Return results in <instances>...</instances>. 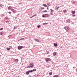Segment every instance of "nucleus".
<instances>
[{
  "label": "nucleus",
  "instance_id": "obj_1",
  "mask_svg": "<svg viewBox=\"0 0 77 77\" xmlns=\"http://www.w3.org/2000/svg\"><path fill=\"white\" fill-rule=\"evenodd\" d=\"M50 15L48 14H46L42 15V17L43 18H49Z\"/></svg>",
  "mask_w": 77,
  "mask_h": 77
},
{
  "label": "nucleus",
  "instance_id": "obj_2",
  "mask_svg": "<svg viewBox=\"0 0 77 77\" xmlns=\"http://www.w3.org/2000/svg\"><path fill=\"white\" fill-rule=\"evenodd\" d=\"M29 65H30V66H31V65H32V66H28L27 67H25V68H30V67H31V68H33V66H34L33 65V63H30Z\"/></svg>",
  "mask_w": 77,
  "mask_h": 77
},
{
  "label": "nucleus",
  "instance_id": "obj_3",
  "mask_svg": "<svg viewBox=\"0 0 77 77\" xmlns=\"http://www.w3.org/2000/svg\"><path fill=\"white\" fill-rule=\"evenodd\" d=\"M35 71L34 70H30V71H28L26 72V74L27 75H29V73H30V72H33V71Z\"/></svg>",
  "mask_w": 77,
  "mask_h": 77
},
{
  "label": "nucleus",
  "instance_id": "obj_4",
  "mask_svg": "<svg viewBox=\"0 0 77 77\" xmlns=\"http://www.w3.org/2000/svg\"><path fill=\"white\" fill-rule=\"evenodd\" d=\"M64 29L67 31H68V30L69 29V27L68 26H65L64 27Z\"/></svg>",
  "mask_w": 77,
  "mask_h": 77
},
{
  "label": "nucleus",
  "instance_id": "obj_5",
  "mask_svg": "<svg viewBox=\"0 0 77 77\" xmlns=\"http://www.w3.org/2000/svg\"><path fill=\"white\" fill-rule=\"evenodd\" d=\"M50 11H51V14L52 15H53V12H54V11L52 9H50Z\"/></svg>",
  "mask_w": 77,
  "mask_h": 77
},
{
  "label": "nucleus",
  "instance_id": "obj_6",
  "mask_svg": "<svg viewBox=\"0 0 77 77\" xmlns=\"http://www.w3.org/2000/svg\"><path fill=\"white\" fill-rule=\"evenodd\" d=\"M45 60L46 61V62H47V63H48V61H50V59L48 58H46Z\"/></svg>",
  "mask_w": 77,
  "mask_h": 77
},
{
  "label": "nucleus",
  "instance_id": "obj_7",
  "mask_svg": "<svg viewBox=\"0 0 77 77\" xmlns=\"http://www.w3.org/2000/svg\"><path fill=\"white\" fill-rule=\"evenodd\" d=\"M24 48V47L18 46V50H21V48Z\"/></svg>",
  "mask_w": 77,
  "mask_h": 77
},
{
  "label": "nucleus",
  "instance_id": "obj_8",
  "mask_svg": "<svg viewBox=\"0 0 77 77\" xmlns=\"http://www.w3.org/2000/svg\"><path fill=\"white\" fill-rule=\"evenodd\" d=\"M18 59H15L14 60V61L15 62H16V63H18Z\"/></svg>",
  "mask_w": 77,
  "mask_h": 77
},
{
  "label": "nucleus",
  "instance_id": "obj_9",
  "mask_svg": "<svg viewBox=\"0 0 77 77\" xmlns=\"http://www.w3.org/2000/svg\"><path fill=\"white\" fill-rule=\"evenodd\" d=\"M42 6H44V7H47V6H48L45 4H43Z\"/></svg>",
  "mask_w": 77,
  "mask_h": 77
},
{
  "label": "nucleus",
  "instance_id": "obj_10",
  "mask_svg": "<svg viewBox=\"0 0 77 77\" xmlns=\"http://www.w3.org/2000/svg\"><path fill=\"white\" fill-rule=\"evenodd\" d=\"M58 75H55L53 76V77H58Z\"/></svg>",
  "mask_w": 77,
  "mask_h": 77
},
{
  "label": "nucleus",
  "instance_id": "obj_11",
  "mask_svg": "<svg viewBox=\"0 0 77 77\" xmlns=\"http://www.w3.org/2000/svg\"><path fill=\"white\" fill-rule=\"evenodd\" d=\"M35 41H36V42H39V40L38 39L36 38L35 39Z\"/></svg>",
  "mask_w": 77,
  "mask_h": 77
},
{
  "label": "nucleus",
  "instance_id": "obj_12",
  "mask_svg": "<svg viewBox=\"0 0 77 77\" xmlns=\"http://www.w3.org/2000/svg\"><path fill=\"white\" fill-rule=\"evenodd\" d=\"M47 5H48V6H50V5H51V4H50L49 3H47Z\"/></svg>",
  "mask_w": 77,
  "mask_h": 77
},
{
  "label": "nucleus",
  "instance_id": "obj_13",
  "mask_svg": "<svg viewBox=\"0 0 77 77\" xmlns=\"http://www.w3.org/2000/svg\"><path fill=\"white\" fill-rule=\"evenodd\" d=\"M54 45L55 46V47H57V44L54 43Z\"/></svg>",
  "mask_w": 77,
  "mask_h": 77
},
{
  "label": "nucleus",
  "instance_id": "obj_14",
  "mask_svg": "<svg viewBox=\"0 0 77 77\" xmlns=\"http://www.w3.org/2000/svg\"><path fill=\"white\" fill-rule=\"evenodd\" d=\"M44 8L42 7V8H41L40 11H42V10H44Z\"/></svg>",
  "mask_w": 77,
  "mask_h": 77
},
{
  "label": "nucleus",
  "instance_id": "obj_15",
  "mask_svg": "<svg viewBox=\"0 0 77 77\" xmlns=\"http://www.w3.org/2000/svg\"><path fill=\"white\" fill-rule=\"evenodd\" d=\"M11 11H12V12H14H14L15 11V10H14V9H13L12 10H11Z\"/></svg>",
  "mask_w": 77,
  "mask_h": 77
},
{
  "label": "nucleus",
  "instance_id": "obj_16",
  "mask_svg": "<svg viewBox=\"0 0 77 77\" xmlns=\"http://www.w3.org/2000/svg\"><path fill=\"white\" fill-rule=\"evenodd\" d=\"M54 56H56V52H54L53 53Z\"/></svg>",
  "mask_w": 77,
  "mask_h": 77
},
{
  "label": "nucleus",
  "instance_id": "obj_17",
  "mask_svg": "<svg viewBox=\"0 0 77 77\" xmlns=\"http://www.w3.org/2000/svg\"><path fill=\"white\" fill-rule=\"evenodd\" d=\"M49 74L50 75H52V72H50L49 73Z\"/></svg>",
  "mask_w": 77,
  "mask_h": 77
},
{
  "label": "nucleus",
  "instance_id": "obj_18",
  "mask_svg": "<svg viewBox=\"0 0 77 77\" xmlns=\"http://www.w3.org/2000/svg\"><path fill=\"white\" fill-rule=\"evenodd\" d=\"M42 12V13H44V12H47V11H46V10H45V11H43Z\"/></svg>",
  "mask_w": 77,
  "mask_h": 77
},
{
  "label": "nucleus",
  "instance_id": "obj_19",
  "mask_svg": "<svg viewBox=\"0 0 77 77\" xmlns=\"http://www.w3.org/2000/svg\"><path fill=\"white\" fill-rule=\"evenodd\" d=\"M3 32H0V35H3Z\"/></svg>",
  "mask_w": 77,
  "mask_h": 77
},
{
  "label": "nucleus",
  "instance_id": "obj_20",
  "mask_svg": "<svg viewBox=\"0 0 77 77\" xmlns=\"http://www.w3.org/2000/svg\"><path fill=\"white\" fill-rule=\"evenodd\" d=\"M11 49V48H7V50H8V51H9V50H10V49Z\"/></svg>",
  "mask_w": 77,
  "mask_h": 77
},
{
  "label": "nucleus",
  "instance_id": "obj_21",
  "mask_svg": "<svg viewBox=\"0 0 77 77\" xmlns=\"http://www.w3.org/2000/svg\"><path fill=\"white\" fill-rule=\"evenodd\" d=\"M67 21L68 22V23H70V20L69 19H68L67 20Z\"/></svg>",
  "mask_w": 77,
  "mask_h": 77
},
{
  "label": "nucleus",
  "instance_id": "obj_22",
  "mask_svg": "<svg viewBox=\"0 0 77 77\" xmlns=\"http://www.w3.org/2000/svg\"><path fill=\"white\" fill-rule=\"evenodd\" d=\"M75 12L74 11H72V14H75Z\"/></svg>",
  "mask_w": 77,
  "mask_h": 77
},
{
  "label": "nucleus",
  "instance_id": "obj_23",
  "mask_svg": "<svg viewBox=\"0 0 77 77\" xmlns=\"http://www.w3.org/2000/svg\"><path fill=\"white\" fill-rule=\"evenodd\" d=\"M24 38H23L20 39V40H24Z\"/></svg>",
  "mask_w": 77,
  "mask_h": 77
},
{
  "label": "nucleus",
  "instance_id": "obj_24",
  "mask_svg": "<svg viewBox=\"0 0 77 77\" xmlns=\"http://www.w3.org/2000/svg\"><path fill=\"white\" fill-rule=\"evenodd\" d=\"M37 27H38V28H39V27H41V26L40 25H38V26H37Z\"/></svg>",
  "mask_w": 77,
  "mask_h": 77
},
{
  "label": "nucleus",
  "instance_id": "obj_25",
  "mask_svg": "<svg viewBox=\"0 0 77 77\" xmlns=\"http://www.w3.org/2000/svg\"><path fill=\"white\" fill-rule=\"evenodd\" d=\"M11 8H12V7H8V9H11Z\"/></svg>",
  "mask_w": 77,
  "mask_h": 77
},
{
  "label": "nucleus",
  "instance_id": "obj_26",
  "mask_svg": "<svg viewBox=\"0 0 77 77\" xmlns=\"http://www.w3.org/2000/svg\"><path fill=\"white\" fill-rule=\"evenodd\" d=\"M36 69H34L33 70H32V71H36Z\"/></svg>",
  "mask_w": 77,
  "mask_h": 77
},
{
  "label": "nucleus",
  "instance_id": "obj_27",
  "mask_svg": "<svg viewBox=\"0 0 77 77\" xmlns=\"http://www.w3.org/2000/svg\"><path fill=\"white\" fill-rule=\"evenodd\" d=\"M37 15L36 14H34L32 16H33V17H35V16H37Z\"/></svg>",
  "mask_w": 77,
  "mask_h": 77
},
{
  "label": "nucleus",
  "instance_id": "obj_28",
  "mask_svg": "<svg viewBox=\"0 0 77 77\" xmlns=\"http://www.w3.org/2000/svg\"><path fill=\"white\" fill-rule=\"evenodd\" d=\"M57 10H58V9H59V7H57L56 8Z\"/></svg>",
  "mask_w": 77,
  "mask_h": 77
},
{
  "label": "nucleus",
  "instance_id": "obj_29",
  "mask_svg": "<svg viewBox=\"0 0 77 77\" xmlns=\"http://www.w3.org/2000/svg\"><path fill=\"white\" fill-rule=\"evenodd\" d=\"M63 12H64V13H65V12H66V11L65 10H63Z\"/></svg>",
  "mask_w": 77,
  "mask_h": 77
},
{
  "label": "nucleus",
  "instance_id": "obj_30",
  "mask_svg": "<svg viewBox=\"0 0 77 77\" xmlns=\"http://www.w3.org/2000/svg\"><path fill=\"white\" fill-rule=\"evenodd\" d=\"M3 29V28H2L0 29V30H2Z\"/></svg>",
  "mask_w": 77,
  "mask_h": 77
},
{
  "label": "nucleus",
  "instance_id": "obj_31",
  "mask_svg": "<svg viewBox=\"0 0 77 77\" xmlns=\"http://www.w3.org/2000/svg\"><path fill=\"white\" fill-rule=\"evenodd\" d=\"M10 48H12V46H10L9 47Z\"/></svg>",
  "mask_w": 77,
  "mask_h": 77
},
{
  "label": "nucleus",
  "instance_id": "obj_32",
  "mask_svg": "<svg viewBox=\"0 0 77 77\" xmlns=\"http://www.w3.org/2000/svg\"><path fill=\"white\" fill-rule=\"evenodd\" d=\"M33 16H32V17H29V18H33Z\"/></svg>",
  "mask_w": 77,
  "mask_h": 77
},
{
  "label": "nucleus",
  "instance_id": "obj_33",
  "mask_svg": "<svg viewBox=\"0 0 77 77\" xmlns=\"http://www.w3.org/2000/svg\"><path fill=\"white\" fill-rule=\"evenodd\" d=\"M46 53H47V54H48L49 53V52H47Z\"/></svg>",
  "mask_w": 77,
  "mask_h": 77
},
{
  "label": "nucleus",
  "instance_id": "obj_34",
  "mask_svg": "<svg viewBox=\"0 0 77 77\" xmlns=\"http://www.w3.org/2000/svg\"><path fill=\"white\" fill-rule=\"evenodd\" d=\"M48 24V23H44V24Z\"/></svg>",
  "mask_w": 77,
  "mask_h": 77
},
{
  "label": "nucleus",
  "instance_id": "obj_35",
  "mask_svg": "<svg viewBox=\"0 0 77 77\" xmlns=\"http://www.w3.org/2000/svg\"><path fill=\"white\" fill-rule=\"evenodd\" d=\"M9 14H11V12H8Z\"/></svg>",
  "mask_w": 77,
  "mask_h": 77
},
{
  "label": "nucleus",
  "instance_id": "obj_36",
  "mask_svg": "<svg viewBox=\"0 0 77 77\" xmlns=\"http://www.w3.org/2000/svg\"><path fill=\"white\" fill-rule=\"evenodd\" d=\"M16 29V28L15 27H14V29Z\"/></svg>",
  "mask_w": 77,
  "mask_h": 77
},
{
  "label": "nucleus",
  "instance_id": "obj_37",
  "mask_svg": "<svg viewBox=\"0 0 77 77\" xmlns=\"http://www.w3.org/2000/svg\"><path fill=\"white\" fill-rule=\"evenodd\" d=\"M47 9H48V8H47Z\"/></svg>",
  "mask_w": 77,
  "mask_h": 77
},
{
  "label": "nucleus",
  "instance_id": "obj_38",
  "mask_svg": "<svg viewBox=\"0 0 77 77\" xmlns=\"http://www.w3.org/2000/svg\"><path fill=\"white\" fill-rule=\"evenodd\" d=\"M75 15H73V17H75Z\"/></svg>",
  "mask_w": 77,
  "mask_h": 77
},
{
  "label": "nucleus",
  "instance_id": "obj_39",
  "mask_svg": "<svg viewBox=\"0 0 77 77\" xmlns=\"http://www.w3.org/2000/svg\"><path fill=\"white\" fill-rule=\"evenodd\" d=\"M72 16H74V15H72Z\"/></svg>",
  "mask_w": 77,
  "mask_h": 77
},
{
  "label": "nucleus",
  "instance_id": "obj_40",
  "mask_svg": "<svg viewBox=\"0 0 77 77\" xmlns=\"http://www.w3.org/2000/svg\"><path fill=\"white\" fill-rule=\"evenodd\" d=\"M32 66V65H31V66Z\"/></svg>",
  "mask_w": 77,
  "mask_h": 77
},
{
  "label": "nucleus",
  "instance_id": "obj_41",
  "mask_svg": "<svg viewBox=\"0 0 77 77\" xmlns=\"http://www.w3.org/2000/svg\"><path fill=\"white\" fill-rule=\"evenodd\" d=\"M5 19H7V18H5Z\"/></svg>",
  "mask_w": 77,
  "mask_h": 77
}]
</instances>
